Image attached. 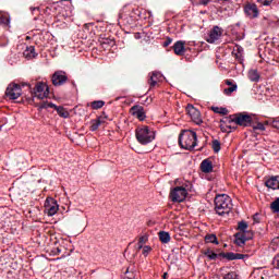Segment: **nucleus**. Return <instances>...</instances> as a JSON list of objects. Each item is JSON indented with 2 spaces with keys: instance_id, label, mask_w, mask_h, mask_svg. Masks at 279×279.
Returning <instances> with one entry per match:
<instances>
[{
  "instance_id": "obj_46",
  "label": "nucleus",
  "mask_w": 279,
  "mask_h": 279,
  "mask_svg": "<svg viewBox=\"0 0 279 279\" xmlns=\"http://www.w3.org/2000/svg\"><path fill=\"white\" fill-rule=\"evenodd\" d=\"M171 43H173V39H171V37H167V39L163 43V47H169V45H171Z\"/></svg>"
},
{
  "instance_id": "obj_19",
  "label": "nucleus",
  "mask_w": 279,
  "mask_h": 279,
  "mask_svg": "<svg viewBox=\"0 0 279 279\" xmlns=\"http://www.w3.org/2000/svg\"><path fill=\"white\" fill-rule=\"evenodd\" d=\"M201 171H203V173H213V161L210 159L203 160Z\"/></svg>"
},
{
  "instance_id": "obj_4",
  "label": "nucleus",
  "mask_w": 279,
  "mask_h": 279,
  "mask_svg": "<svg viewBox=\"0 0 279 279\" xmlns=\"http://www.w3.org/2000/svg\"><path fill=\"white\" fill-rule=\"evenodd\" d=\"M22 86H28L32 97H36L37 99H46V97H49V87L43 82H37L33 89L29 83H23Z\"/></svg>"
},
{
  "instance_id": "obj_8",
  "label": "nucleus",
  "mask_w": 279,
  "mask_h": 279,
  "mask_svg": "<svg viewBox=\"0 0 279 279\" xmlns=\"http://www.w3.org/2000/svg\"><path fill=\"white\" fill-rule=\"evenodd\" d=\"M186 112L189 117H191L192 121L196 123V125H202V123H204L202 120V113L197 110V108H194L193 105H189L186 107Z\"/></svg>"
},
{
  "instance_id": "obj_26",
  "label": "nucleus",
  "mask_w": 279,
  "mask_h": 279,
  "mask_svg": "<svg viewBox=\"0 0 279 279\" xmlns=\"http://www.w3.org/2000/svg\"><path fill=\"white\" fill-rule=\"evenodd\" d=\"M159 241H161V243H169V241H171V234L167 231H160Z\"/></svg>"
},
{
  "instance_id": "obj_49",
  "label": "nucleus",
  "mask_w": 279,
  "mask_h": 279,
  "mask_svg": "<svg viewBox=\"0 0 279 279\" xmlns=\"http://www.w3.org/2000/svg\"><path fill=\"white\" fill-rule=\"evenodd\" d=\"M225 84H226L227 86L236 85V83H234L232 80H226V81H225Z\"/></svg>"
},
{
  "instance_id": "obj_11",
  "label": "nucleus",
  "mask_w": 279,
  "mask_h": 279,
  "mask_svg": "<svg viewBox=\"0 0 279 279\" xmlns=\"http://www.w3.org/2000/svg\"><path fill=\"white\" fill-rule=\"evenodd\" d=\"M68 81L69 77L66 76V72L64 71H57L52 75L53 86H63V84H66Z\"/></svg>"
},
{
  "instance_id": "obj_30",
  "label": "nucleus",
  "mask_w": 279,
  "mask_h": 279,
  "mask_svg": "<svg viewBox=\"0 0 279 279\" xmlns=\"http://www.w3.org/2000/svg\"><path fill=\"white\" fill-rule=\"evenodd\" d=\"M131 19H133L134 21H138L140 16H141V8H135L131 11L130 13Z\"/></svg>"
},
{
  "instance_id": "obj_22",
  "label": "nucleus",
  "mask_w": 279,
  "mask_h": 279,
  "mask_svg": "<svg viewBox=\"0 0 279 279\" xmlns=\"http://www.w3.org/2000/svg\"><path fill=\"white\" fill-rule=\"evenodd\" d=\"M101 123H106V120H104L102 117H98L95 120L90 121V131L92 132H97V130H99V126L101 125Z\"/></svg>"
},
{
  "instance_id": "obj_5",
  "label": "nucleus",
  "mask_w": 279,
  "mask_h": 279,
  "mask_svg": "<svg viewBox=\"0 0 279 279\" xmlns=\"http://www.w3.org/2000/svg\"><path fill=\"white\" fill-rule=\"evenodd\" d=\"M186 195H189V191H186V187L184 186H175L170 192V199L174 204H181V202H184L186 199Z\"/></svg>"
},
{
  "instance_id": "obj_57",
  "label": "nucleus",
  "mask_w": 279,
  "mask_h": 279,
  "mask_svg": "<svg viewBox=\"0 0 279 279\" xmlns=\"http://www.w3.org/2000/svg\"><path fill=\"white\" fill-rule=\"evenodd\" d=\"M0 132H1V126H0Z\"/></svg>"
},
{
  "instance_id": "obj_15",
  "label": "nucleus",
  "mask_w": 279,
  "mask_h": 279,
  "mask_svg": "<svg viewBox=\"0 0 279 279\" xmlns=\"http://www.w3.org/2000/svg\"><path fill=\"white\" fill-rule=\"evenodd\" d=\"M158 82H162V73L158 71L149 73L148 84L150 88H154Z\"/></svg>"
},
{
  "instance_id": "obj_6",
  "label": "nucleus",
  "mask_w": 279,
  "mask_h": 279,
  "mask_svg": "<svg viewBox=\"0 0 279 279\" xmlns=\"http://www.w3.org/2000/svg\"><path fill=\"white\" fill-rule=\"evenodd\" d=\"M21 95H23V89L21 88V85L16 83H11L8 85L5 89V97L8 99H11V100L19 99Z\"/></svg>"
},
{
  "instance_id": "obj_16",
  "label": "nucleus",
  "mask_w": 279,
  "mask_h": 279,
  "mask_svg": "<svg viewBox=\"0 0 279 279\" xmlns=\"http://www.w3.org/2000/svg\"><path fill=\"white\" fill-rule=\"evenodd\" d=\"M186 41L184 40H178L173 46L172 49L175 53V56H184L186 53Z\"/></svg>"
},
{
  "instance_id": "obj_12",
  "label": "nucleus",
  "mask_w": 279,
  "mask_h": 279,
  "mask_svg": "<svg viewBox=\"0 0 279 279\" xmlns=\"http://www.w3.org/2000/svg\"><path fill=\"white\" fill-rule=\"evenodd\" d=\"M222 34H223V29L221 27L214 26L208 34L207 43H209L210 45H213L214 43H217V40L221 38Z\"/></svg>"
},
{
  "instance_id": "obj_34",
  "label": "nucleus",
  "mask_w": 279,
  "mask_h": 279,
  "mask_svg": "<svg viewBox=\"0 0 279 279\" xmlns=\"http://www.w3.org/2000/svg\"><path fill=\"white\" fill-rule=\"evenodd\" d=\"M248 225L245 221H240L238 223V230H240V233L247 232Z\"/></svg>"
},
{
  "instance_id": "obj_28",
  "label": "nucleus",
  "mask_w": 279,
  "mask_h": 279,
  "mask_svg": "<svg viewBox=\"0 0 279 279\" xmlns=\"http://www.w3.org/2000/svg\"><path fill=\"white\" fill-rule=\"evenodd\" d=\"M102 106H106V101L104 100H95L90 104L93 110H99Z\"/></svg>"
},
{
  "instance_id": "obj_55",
  "label": "nucleus",
  "mask_w": 279,
  "mask_h": 279,
  "mask_svg": "<svg viewBox=\"0 0 279 279\" xmlns=\"http://www.w3.org/2000/svg\"><path fill=\"white\" fill-rule=\"evenodd\" d=\"M243 234H246V236H250V234H254L252 231H244Z\"/></svg>"
},
{
  "instance_id": "obj_45",
  "label": "nucleus",
  "mask_w": 279,
  "mask_h": 279,
  "mask_svg": "<svg viewBox=\"0 0 279 279\" xmlns=\"http://www.w3.org/2000/svg\"><path fill=\"white\" fill-rule=\"evenodd\" d=\"M243 258H247V255L235 253V260H243Z\"/></svg>"
},
{
  "instance_id": "obj_44",
  "label": "nucleus",
  "mask_w": 279,
  "mask_h": 279,
  "mask_svg": "<svg viewBox=\"0 0 279 279\" xmlns=\"http://www.w3.org/2000/svg\"><path fill=\"white\" fill-rule=\"evenodd\" d=\"M149 252H151V247L150 246L146 245V246L143 247V255L144 256H148Z\"/></svg>"
},
{
  "instance_id": "obj_51",
  "label": "nucleus",
  "mask_w": 279,
  "mask_h": 279,
  "mask_svg": "<svg viewBox=\"0 0 279 279\" xmlns=\"http://www.w3.org/2000/svg\"><path fill=\"white\" fill-rule=\"evenodd\" d=\"M220 130L221 132H230L228 131L229 130L228 126H226V124H222V123H220Z\"/></svg>"
},
{
  "instance_id": "obj_9",
  "label": "nucleus",
  "mask_w": 279,
  "mask_h": 279,
  "mask_svg": "<svg viewBox=\"0 0 279 279\" xmlns=\"http://www.w3.org/2000/svg\"><path fill=\"white\" fill-rule=\"evenodd\" d=\"M130 114H132V117H135L136 119H138V121H145V119H147V113L145 112V107H143L141 105H134L133 107H131Z\"/></svg>"
},
{
  "instance_id": "obj_48",
  "label": "nucleus",
  "mask_w": 279,
  "mask_h": 279,
  "mask_svg": "<svg viewBox=\"0 0 279 279\" xmlns=\"http://www.w3.org/2000/svg\"><path fill=\"white\" fill-rule=\"evenodd\" d=\"M210 3V0H199L198 5H208Z\"/></svg>"
},
{
  "instance_id": "obj_2",
  "label": "nucleus",
  "mask_w": 279,
  "mask_h": 279,
  "mask_svg": "<svg viewBox=\"0 0 279 279\" xmlns=\"http://www.w3.org/2000/svg\"><path fill=\"white\" fill-rule=\"evenodd\" d=\"M179 145L182 149H195V147H197V133L193 131H182L179 135Z\"/></svg>"
},
{
  "instance_id": "obj_32",
  "label": "nucleus",
  "mask_w": 279,
  "mask_h": 279,
  "mask_svg": "<svg viewBox=\"0 0 279 279\" xmlns=\"http://www.w3.org/2000/svg\"><path fill=\"white\" fill-rule=\"evenodd\" d=\"M213 112H215L216 114H228V109L223 108V107H211Z\"/></svg>"
},
{
  "instance_id": "obj_39",
  "label": "nucleus",
  "mask_w": 279,
  "mask_h": 279,
  "mask_svg": "<svg viewBox=\"0 0 279 279\" xmlns=\"http://www.w3.org/2000/svg\"><path fill=\"white\" fill-rule=\"evenodd\" d=\"M257 130H259V132H265V124H263V122H259L256 125H254L253 131L256 132Z\"/></svg>"
},
{
  "instance_id": "obj_14",
  "label": "nucleus",
  "mask_w": 279,
  "mask_h": 279,
  "mask_svg": "<svg viewBox=\"0 0 279 279\" xmlns=\"http://www.w3.org/2000/svg\"><path fill=\"white\" fill-rule=\"evenodd\" d=\"M244 12L250 19H258V7L255 3H248L244 7Z\"/></svg>"
},
{
  "instance_id": "obj_36",
  "label": "nucleus",
  "mask_w": 279,
  "mask_h": 279,
  "mask_svg": "<svg viewBox=\"0 0 279 279\" xmlns=\"http://www.w3.org/2000/svg\"><path fill=\"white\" fill-rule=\"evenodd\" d=\"M147 241H148L147 235H142L138 240V250H143V245H145Z\"/></svg>"
},
{
  "instance_id": "obj_17",
  "label": "nucleus",
  "mask_w": 279,
  "mask_h": 279,
  "mask_svg": "<svg viewBox=\"0 0 279 279\" xmlns=\"http://www.w3.org/2000/svg\"><path fill=\"white\" fill-rule=\"evenodd\" d=\"M99 44L102 47V49H112V47H114L116 45V41L110 37H100Z\"/></svg>"
},
{
  "instance_id": "obj_24",
  "label": "nucleus",
  "mask_w": 279,
  "mask_h": 279,
  "mask_svg": "<svg viewBox=\"0 0 279 279\" xmlns=\"http://www.w3.org/2000/svg\"><path fill=\"white\" fill-rule=\"evenodd\" d=\"M234 118H235V113L229 117H225L220 120V123L225 124L226 128H228L229 130H232V126L230 124L234 123Z\"/></svg>"
},
{
  "instance_id": "obj_54",
  "label": "nucleus",
  "mask_w": 279,
  "mask_h": 279,
  "mask_svg": "<svg viewBox=\"0 0 279 279\" xmlns=\"http://www.w3.org/2000/svg\"><path fill=\"white\" fill-rule=\"evenodd\" d=\"M40 9L38 7L31 8L32 12H38Z\"/></svg>"
},
{
  "instance_id": "obj_53",
  "label": "nucleus",
  "mask_w": 279,
  "mask_h": 279,
  "mask_svg": "<svg viewBox=\"0 0 279 279\" xmlns=\"http://www.w3.org/2000/svg\"><path fill=\"white\" fill-rule=\"evenodd\" d=\"M275 263H276L277 269H279V254L275 257Z\"/></svg>"
},
{
  "instance_id": "obj_10",
  "label": "nucleus",
  "mask_w": 279,
  "mask_h": 279,
  "mask_svg": "<svg viewBox=\"0 0 279 279\" xmlns=\"http://www.w3.org/2000/svg\"><path fill=\"white\" fill-rule=\"evenodd\" d=\"M60 206L58 202L53 198H47L45 202V210L47 211L48 217H53L58 213Z\"/></svg>"
},
{
  "instance_id": "obj_37",
  "label": "nucleus",
  "mask_w": 279,
  "mask_h": 279,
  "mask_svg": "<svg viewBox=\"0 0 279 279\" xmlns=\"http://www.w3.org/2000/svg\"><path fill=\"white\" fill-rule=\"evenodd\" d=\"M271 210L279 213V197L270 204Z\"/></svg>"
},
{
  "instance_id": "obj_47",
  "label": "nucleus",
  "mask_w": 279,
  "mask_h": 279,
  "mask_svg": "<svg viewBox=\"0 0 279 279\" xmlns=\"http://www.w3.org/2000/svg\"><path fill=\"white\" fill-rule=\"evenodd\" d=\"M211 252H213V250L206 248V250L203 251V254H204V256H207V258H208L209 255L211 254Z\"/></svg>"
},
{
  "instance_id": "obj_27",
  "label": "nucleus",
  "mask_w": 279,
  "mask_h": 279,
  "mask_svg": "<svg viewBox=\"0 0 279 279\" xmlns=\"http://www.w3.org/2000/svg\"><path fill=\"white\" fill-rule=\"evenodd\" d=\"M205 242L206 243H214L215 245H219V241L217 240L216 234H207L205 236Z\"/></svg>"
},
{
  "instance_id": "obj_3",
  "label": "nucleus",
  "mask_w": 279,
  "mask_h": 279,
  "mask_svg": "<svg viewBox=\"0 0 279 279\" xmlns=\"http://www.w3.org/2000/svg\"><path fill=\"white\" fill-rule=\"evenodd\" d=\"M135 136L141 145H149L156 138V132L149 126H140L135 130Z\"/></svg>"
},
{
  "instance_id": "obj_33",
  "label": "nucleus",
  "mask_w": 279,
  "mask_h": 279,
  "mask_svg": "<svg viewBox=\"0 0 279 279\" xmlns=\"http://www.w3.org/2000/svg\"><path fill=\"white\" fill-rule=\"evenodd\" d=\"M220 258H227V260H235V253H220Z\"/></svg>"
},
{
  "instance_id": "obj_21",
  "label": "nucleus",
  "mask_w": 279,
  "mask_h": 279,
  "mask_svg": "<svg viewBox=\"0 0 279 279\" xmlns=\"http://www.w3.org/2000/svg\"><path fill=\"white\" fill-rule=\"evenodd\" d=\"M247 77L250 82H260V73H258V70L256 69H251L247 73Z\"/></svg>"
},
{
  "instance_id": "obj_18",
  "label": "nucleus",
  "mask_w": 279,
  "mask_h": 279,
  "mask_svg": "<svg viewBox=\"0 0 279 279\" xmlns=\"http://www.w3.org/2000/svg\"><path fill=\"white\" fill-rule=\"evenodd\" d=\"M265 185L267 189H272V191H279L278 177H271L270 179L266 180Z\"/></svg>"
},
{
  "instance_id": "obj_31",
  "label": "nucleus",
  "mask_w": 279,
  "mask_h": 279,
  "mask_svg": "<svg viewBox=\"0 0 279 279\" xmlns=\"http://www.w3.org/2000/svg\"><path fill=\"white\" fill-rule=\"evenodd\" d=\"M36 49L34 48V46H31L26 49V51L24 52V56H26V58H36Z\"/></svg>"
},
{
  "instance_id": "obj_50",
  "label": "nucleus",
  "mask_w": 279,
  "mask_h": 279,
  "mask_svg": "<svg viewBox=\"0 0 279 279\" xmlns=\"http://www.w3.org/2000/svg\"><path fill=\"white\" fill-rule=\"evenodd\" d=\"M271 125L276 128V130H279V120H274Z\"/></svg>"
},
{
  "instance_id": "obj_13",
  "label": "nucleus",
  "mask_w": 279,
  "mask_h": 279,
  "mask_svg": "<svg viewBox=\"0 0 279 279\" xmlns=\"http://www.w3.org/2000/svg\"><path fill=\"white\" fill-rule=\"evenodd\" d=\"M234 236L235 245H238L239 247H243L246 241L254 239V233H250V236H247L246 233H235Z\"/></svg>"
},
{
  "instance_id": "obj_41",
  "label": "nucleus",
  "mask_w": 279,
  "mask_h": 279,
  "mask_svg": "<svg viewBox=\"0 0 279 279\" xmlns=\"http://www.w3.org/2000/svg\"><path fill=\"white\" fill-rule=\"evenodd\" d=\"M217 258H221V253L217 254V253H214V251H213L211 254L209 255L208 259L209 260H217Z\"/></svg>"
},
{
  "instance_id": "obj_1",
  "label": "nucleus",
  "mask_w": 279,
  "mask_h": 279,
  "mask_svg": "<svg viewBox=\"0 0 279 279\" xmlns=\"http://www.w3.org/2000/svg\"><path fill=\"white\" fill-rule=\"evenodd\" d=\"M232 206V198L228 194H218L215 197V210L220 217L230 215Z\"/></svg>"
},
{
  "instance_id": "obj_29",
  "label": "nucleus",
  "mask_w": 279,
  "mask_h": 279,
  "mask_svg": "<svg viewBox=\"0 0 279 279\" xmlns=\"http://www.w3.org/2000/svg\"><path fill=\"white\" fill-rule=\"evenodd\" d=\"M56 104L49 101H43L38 105L39 110H47V108H54Z\"/></svg>"
},
{
  "instance_id": "obj_25",
  "label": "nucleus",
  "mask_w": 279,
  "mask_h": 279,
  "mask_svg": "<svg viewBox=\"0 0 279 279\" xmlns=\"http://www.w3.org/2000/svg\"><path fill=\"white\" fill-rule=\"evenodd\" d=\"M151 16H153L151 11L141 9L138 21H147V20L151 19Z\"/></svg>"
},
{
  "instance_id": "obj_23",
  "label": "nucleus",
  "mask_w": 279,
  "mask_h": 279,
  "mask_svg": "<svg viewBox=\"0 0 279 279\" xmlns=\"http://www.w3.org/2000/svg\"><path fill=\"white\" fill-rule=\"evenodd\" d=\"M232 54L241 62V60H243V47L235 45L233 47Z\"/></svg>"
},
{
  "instance_id": "obj_35",
  "label": "nucleus",
  "mask_w": 279,
  "mask_h": 279,
  "mask_svg": "<svg viewBox=\"0 0 279 279\" xmlns=\"http://www.w3.org/2000/svg\"><path fill=\"white\" fill-rule=\"evenodd\" d=\"M213 149L215 154H218V151H221V143L218 140L213 141Z\"/></svg>"
},
{
  "instance_id": "obj_20",
  "label": "nucleus",
  "mask_w": 279,
  "mask_h": 279,
  "mask_svg": "<svg viewBox=\"0 0 279 279\" xmlns=\"http://www.w3.org/2000/svg\"><path fill=\"white\" fill-rule=\"evenodd\" d=\"M52 108L57 111V113L59 114V117H61V119H69V117L71 116V113H69V110H66L62 106L54 105V107Z\"/></svg>"
},
{
  "instance_id": "obj_52",
  "label": "nucleus",
  "mask_w": 279,
  "mask_h": 279,
  "mask_svg": "<svg viewBox=\"0 0 279 279\" xmlns=\"http://www.w3.org/2000/svg\"><path fill=\"white\" fill-rule=\"evenodd\" d=\"M253 221H254V223H258V222H259V220H258V214H255V215L253 216Z\"/></svg>"
},
{
  "instance_id": "obj_56",
  "label": "nucleus",
  "mask_w": 279,
  "mask_h": 279,
  "mask_svg": "<svg viewBox=\"0 0 279 279\" xmlns=\"http://www.w3.org/2000/svg\"><path fill=\"white\" fill-rule=\"evenodd\" d=\"M163 278H167V272L163 274Z\"/></svg>"
},
{
  "instance_id": "obj_42",
  "label": "nucleus",
  "mask_w": 279,
  "mask_h": 279,
  "mask_svg": "<svg viewBox=\"0 0 279 279\" xmlns=\"http://www.w3.org/2000/svg\"><path fill=\"white\" fill-rule=\"evenodd\" d=\"M223 279H236V272L231 271L229 274H227Z\"/></svg>"
},
{
  "instance_id": "obj_38",
  "label": "nucleus",
  "mask_w": 279,
  "mask_h": 279,
  "mask_svg": "<svg viewBox=\"0 0 279 279\" xmlns=\"http://www.w3.org/2000/svg\"><path fill=\"white\" fill-rule=\"evenodd\" d=\"M238 88H239L238 85H232L229 88H225L223 93L225 95H230L231 93L236 92Z\"/></svg>"
},
{
  "instance_id": "obj_40",
  "label": "nucleus",
  "mask_w": 279,
  "mask_h": 279,
  "mask_svg": "<svg viewBox=\"0 0 279 279\" xmlns=\"http://www.w3.org/2000/svg\"><path fill=\"white\" fill-rule=\"evenodd\" d=\"M0 25H10V17L0 16Z\"/></svg>"
},
{
  "instance_id": "obj_43",
  "label": "nucleus",
  "mask_w": 279,
  "mask_h": 279,
  "mask_svg": "<svg viewBox=\"0 0 279 279\" xmlns=\"http://www.w3.org/2000/svg\"><path fill=\"white\" fill-rule=\"evenodd\" d=\"M274 0H257L262 5H271Z\"/></svg>"
},
{
  "instance_id": "obj_7",
  "label": "nucleus",
  "mask_w": 279,
  "mask_h": 279,
  "mask_svg": "<svg viewBox=\"0 0 279 279\" xmlns=\"http://www.w3.org/2000/svg\"><path fill=\"white\" fill-rule=\"evenodd\" d=\"M234 123L235 125H241L242 128H250L252 125V116L245 113H235Z\"/></svg>"
}]
</instances>
